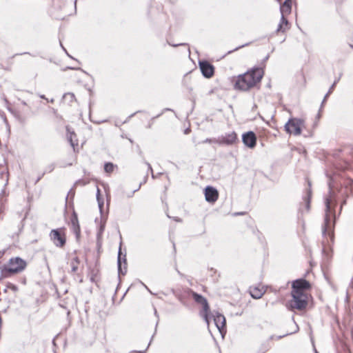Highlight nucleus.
I'll list each match as a JSON object with an SVG mask.
<instances>
[{"label":"nucleus","mask_w":353,"mask_h":353,"mask_svg":"<svg viewBox=\"0 0 353 353\" xmlns=\"http://www.w3.org/2000/svg\"><path fill=\"white\" fill-rule=\"evenodd\" d=\"M291 295L292 299L289 302L291 309L302 310L307 305L308 294L306 290L310 288V283L305 279L295 280L292 284Z\"/></svg>","instance_id":"obj_1"},{"label":"nucleus","mask_w":353,"mask_h":353,"mask_svg":"<svg viewBox=\"0 0 353 353\" xmlns=\"http://www.w3.org/2000/svg\"><path fill=\"white\" fill-rule=\"evenodd\" d=\"M263 76L261 68H256L239 75L234 83L236 90L246 91L259 83Z\"/></svg>","instance_id":"obj_2"},{"label":"nucleus","mask_w":353,"mask_h":353,"mask_svg":"<svg viewBox=\"0 0 353 353\" xmlns=\"http://www.w3.org/2000/svg\"><path fill=\"white\" fill-rule=\"evenodd\" d=\"M26 262L20 257L11 258L5 267V272L10 274H17L22 272L26 267Z\"/></svg>","instance_id":"obj_3"},{"label":"nucleus","mask_w":353,"mask_h":353,"mask_svg":"<svg viewBox=\"0 0 353 353\" xmlns=\"http://www.w3.org/2000/svg\"><path fill=\"white\" fill-rule=\"evenodd\" d=\"M304 127V121L297 118L289 119L285 125V131L295 136L300 135L302 128Z\"/></svg>","instance_id":"obj_4"},{"label":"nucleus","mask_w":353,"mask_h":353,"mask_svg":"<svg viewBox=\"0 0 353 353\" xmlns=\"http://www.w3.org/2000/svg\"><path fill=\"white\" fill-rule=\"evenodd\" d=\"M50 237L57 247L62 248L65 244L66 237L64 228L52 230Z\"/></svg>","instance_id":"obj_5"},{"label":"nucleus","mask_w":353,"mask_h":353,"mask_svg":"<svg viewBox=\"0 0 353 353\" xmlns=\"http://www.w3.org/2000/svg\"><path fill=\"white\" fill-rule=\"evenodd\" d=\"M242 141L246 146L253 148L256 145V137L253 132L250 131L243 134Z\"/></svg>","instance_id":"obj_6"},{"label":"nucleus","mask_w":353,"mask_h":353,"mask_svg":"<svg viewBox=\"0 0 353 353\" xmlns=\"http://www.w3.org/2000/svg\"><path fill=\"white\" fill-rule=\"evenodd\" d=\"M199 66L203 75L206 78H210L214 74V67L208 61L199 62Z\"/></svg>","instance_id":"obj_7"},{"label":"nucleus","mask_w":353,"mask_h":353,"mask_svg":"<svg viewBox=\"0 0 353 353\" xmlns=\"http://www.w3.org/2000/svg\"><path fill=\"white\" fill-rule=\"evenodd\" d=\"M205 197L208 202L214 203L218 199V191L213 187L208 186L205 189Z\"/></svg>","instance_id":"obj_8"},{"label":"nucleus","mask_w":353,"mask_h":353,"mask_svg":"<svg viewBox=\"0 0 353 353\" xmlns=\"http://www.w3.org/2000/svg\"><path fill=\"white\" fill-rule=\"evenodd\" d=\"M192 298L194 299V300L197 303H199L203 306V310L205 312V319L207 321V313L208 312V311L210 310V307H209V305L205 297H203V296H201L196 292H194L192 293Z\"/></svg>","instance_id":"obj_9"},{"label":"nucleus","mask_w":353,"mask_h":353,"mask_svg":"<svg viewBox=\"0 0 353 353\" xmlns=\"http://www.w3.org/2000/svg\"><path fill=\"white\" fill-rule=\"evenodd\" d=\"M236 140V134L234 132H232L219 137V143L232 145L234 144Z\"/></svg>","instance_id":"obj_10"},{"label":"nucleus","mask_w":353,"mask_h":353,"mask_svg":"<svg viewBox=\"0 0 353 353\" xmlns=\"http://www.w3.org/2000/svg\"><path fill=\"white\" fill-rule=\"evenodd\" d=\"M71 224L74 233L75 234L77 237H79L80 235L81 230L77 215L75 212L73 213L72 216L71 218Z\"/></svg>","instance_id":"obj_11"},{"label":"nucleus","mask_w":353,"mask_h":353,"mask_svg":"<svg viewBox=\"0 0 353 353\" xmlns=\"http://www.w3.org/2000/svg\"><path fill=\"white\" fill-rule=\"evenodd\" d=\"M265 290L263 288L250 287V294L254 299H260L264 294Z\"/></svg>","instance_id":"obj_12"},{"label":"nucleus","mask_w":353,"mask_h":353,"mask_svg":"<svg viewBox=\"0 0 353 353\" xmlns=\"http://www.w3.org/2000/svg\"><path fill=\"white\" fill-rule=\"evenodd\" d=\"M292 0H285L281 6L280 10L281 16H285L291 12Z\"/></svg>","instance_id":"obj_13"},{"label":"nucleus","mask_w":353,"mask_h":353,"mask_svg":"<svg viewBox=\"0 0 353 353\" xmlns=\"http://www.w3.org/2000/svg\"><path fill=\"white\" fill-rule=\"evenodd\" d=\"M289 29V23L285 16H281L280 23L276 29L277 32H284Z\"/></svg>","instance_id":"obj_14"},{"label":"nucleus","mask_w":353,"mask_h":353,"mask_svg":"<svg viewBox=\"0 0 353 353\" xmlns=\"http://www.w3.org/2000/svg\"><path fill=\"white\" fill-rule=\"evenodd\" d=\"M68 131V139L69 142L70 143V145L72 148H74L76 145H78V141L77 139V135L73 131H70V128L68 127L66 128Z\"/></svg>","instance_id":"obj_15"},{"label":"nucleus","mask_w":353,"mask_h":353,"mask_svg":"<svg viewBox=\"0 0 353 353\" xmlns=\"http://www.w3.org/2000/svg\"><path fill=\"white\" fill-rule=\"evenodd\" d=\"M214 323L219 330L223 328L225 325V319L222 314H217L214 317Z\"/></svg>","instance_id":"obj_16"},{"label":"nucleus","mask_w":353,"mask_h":353,"mask_svg":"<svg viewBox=\"0 0 353 353\" xmlns=\"http://www.w3.org/2000/svg\"><path fill=\"white\" fill-rule=\"evenodd\" d=\"M79 263V259L77 257H74L72 260V261H71V268H72V272H75L77 271Z\"/></svg>","instance_id":"obj_17"},{"label":"nucleus","mask_w":353,"mask_h":353,"mask_svg":"<svg viewBox=\"0 0 353 353\" xmlns=\"http://www.w3.org/2000/svg\"><path fill=\"white\" fill-rule=\"evenodd\" d=\"M104 170L106 172H112L114 170V165L112 163H106L104 165Z\"/></svg>","instance_id":"obj_18"},{"label":"nucleus","mask_w":353,"mask_h":353,"mask_svg":"<svg viewBox=\"0 0 353 353\" xmlns=\"http://www.w3.org/2000/svg\"><path fill=\"white\" fill-rule=\"evenodd\" d=\"M6 288L12 290L14 292L18 291V287L12 283H8L6 284Z\"/></svg>","instance_id":"obj_19"},{"label":"nucleus","mask_w":353,"mask_h":353,"mask_svg":"<svg viewBox=\"0 0 353 353\" xmlns=\"http://www.w3.org/2000/svg\"><path fill=\"white\" fill-rule=\"evenodd\" d=\"M203 143H219V140L216 141L215 139H206L203 141Z\"/></svg>","instance_id":"obj_20"},{"label":"nucleus","mask_w":353,"mask_h":353,"mask_svg":"<svg viewBox=\"0 0 353 353\" xmlns=\"http://www.w3.org/2000/svg\"><path fill=\"white\" fill-rule=\"evenodd\" d=\"M334 86V84L332 85V86L331 87V88L330 89L328 92L325 94V96L324 97V99L323 101V103L326 100V99L328 97V95L332 92V89L333 88Z\"/></svg>","instance_id":"obj_21"},{"label":"nucleus","mask_w":353,"mask_h":353,"mask_svg":"<svg viewBox=\"0 0 353 353\" xmlns=\"http://www.w3.org/2000/svg\"><path fill=\"white\" fill-rule=\"evenodd\" d=\"M330 199H326V200H325V204H326V208H327V210H330Z\"/></svg>","instance_id":"obj_22"},{"label":"nucleus","mask_w":353,"mask_h":353,"mask_svg":"<svg viewBox=\"0 0 353 353\" xmlns=\"http://www.w3.org/2000/svg\"><path fill=\"white\" fill-rule=\"evenodd\" d=\"M99 190L98 189L97 190V199L98 201H99ZM99 207L101 208V206L103 205V203H101L100 201H99Z\"/></svg>","instance_id":"obj_23"},{"label":"nucleus","mask_w":353,"mask_h":353,"mask_svg":"<svg viewBox=\"0 0 353 353\" xmlns=\"http://www.w3.org/2000/svg\"><path fill=\"white\" fill-rule=\"evenodd\" d=\"M310 196H311V190H308V200H310ZM309 202H310V201H307V204H309Z\"/></svg>","instance_id":"obj_24"},{"label":"nucleus","mask_w":353,"mask_h":353,"mask_svg":"<svg viewBox=\"0 0 353 353\" xmlns=\"http://www.w3.org/2000/svg\"><path fill=\"white\" fill-rule=\"evenodd\" d=\"M118 262H119V266H120V252L119 253Z\"/></svg>","instance_id":"obj_25"},{"label":"nucleus","mask_w":353,"mask_h":353,"mask_svg":"<svg viewBox=\"0 0 353 353\" xmlns=\"http://www.w3.org/2000/svg\"><path fill=\"white\" fill-rule=\"evenodd\" d=\"M189 131H190V130H189V129H186V130H185V134H188V133L189 132Z\"/></svg>","instance_id":"obj_26"},{"label":"nucleus","mask_w":353,"mask_h":353,"mask_svg":"<svg viewBox=\"0 0 353 353\" xmlns=\"http://www.w3.org/2000/svg\"><path fill=\"white\" fill-rule=\"evenodd\" d=\"M243 46H239V47H238V48H236L235 50H238V49H239V48H241V47H243Z\"/></svg>","instance_id":"obj_27"},{"label":"nucleus","mask_w":353,"mask_h":353,"mask_svg":"<svg viewBox=\"0 0 353 353\" xmlns=\"http://www.w3.org/2000/svg\"><path fill=\"white\" fill-rule=\"evenodd\" d=\"M8 290V288H6L4 290V292H7V290Z\"/></svg>","instance_id":"obj_28"},{"label":"nucleus","mask_w":353,"mask_h":353,"mask_svg":"<svg viewBox=\"0 0 353 353\" xmlns=\"http://www.w3.org/2000/svg\"><path fill=\"white\" fill-rule=\"evenodd\" d=\"M179 45H180V44H174V45H173V46H179Z\"/></svg>","instance_id":"obj_29"},{"label":"nucleus","mask_w":353,"mask_h":353,"mask_svg":"<svg viewBox=\"0 0 353 353\" xmlns=\"http://www.w3.org/2000/svg\"><path fill=\"white\" fill-rule=\"evenodd\" d=\"M315 353H319L316 350H315Z\"/></svg>","instance_id":"obj_30"}]
</instances>
